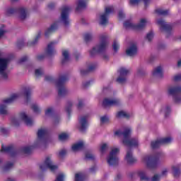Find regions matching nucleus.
Returning <instances> with one entry per match:
<instances>
[{
    "instance_id": "obj_1",
    "label": "nucleus",
    "mask_w": 181,
    "mask_h": 181,
    "mask_svg": "<svg viewBox=\"0 0 181 181\" xmlns=\"http://www.w3.org/2000/svg\"><path fill=\"white\" fill-rule=\"evenodd\" d=\"M71 8L69 6H64L62 8L61 16L59 21L54 23L51 26L45 30V36L49 37L52 33H54L57 29H59V25L60 23L64 25V26H69L70 25V18H69V13Z\"/></svg>"
},
{
    "instance_id": "obj_2",
    "label": "nucleus",
    "mask_w": 181,
    "mask_h": 181,
    "mask_svg": "<svg viewBox=\"0 0 181 181\" xmlns=\"http://www.w3.org/2000/svg\"><path fill=\"white\" fill-rule=\"evenodd\" d=\"M45 81H49V83H54L57 90H58V95L60 97H64L65 95H67L70 91L66 86H64V83L67 81V77L66 76H62L59 77V80L56 81L53 79V76L50 75L45 76Z\"/></svg>"
},
{
    "instance_id": "obj_3",
    "label": "nucleus",
    "mask_w": 181,
    "mask_h": 181,
    "mask_svg": "<svg viewBox=\"0 0 181 181\" xmlns=\"http://www.w3.org/2000/svg\"><path fill=\"white\" fill-rule=\"evenodd\" d=\"M131 132H132L131 128L127 127L124 129V132L121 130H117L115 132V134L119 135V136H121V135H122V142L124 145H125V146H129V148H136V146H139V141H138V139H129V136H131Z\"/></svg>"
},
{
    "instance_id": "obj_4",
    "label": "nucleus",
    "mask_w": 181,
    "mask_h": 181,
    "mask_svg": "<svg viewBox=\"0 0 181 181\" xmlns=\"http://www.w3.org/2000/svg\"><path fill=\"white\" fill-rule=\"evenodd\" d=\"M23 94H25L26 97L25 104H28L32 100V98H30V90H29V88H23L20 92L11 93L8 98L3 100V103H4V104H12V103H15L16 100L21 98Z\"/></svg>"
},
{
    "instance_id": "obj_5",
    "label": "nucleus",
    "mask_w": 181,
    "mask_h": 181,
    "mask_svg": "<svg viewBox=\"0 0 181 181\" xmlns=\"http://www.w3.org/2000/svg\"><path fill=\"white\" fill-rule=\"evenodd\" d=\"M100 43L94 47L90 51V54L91 57H94L95 54L98 53H103V52H105L107 50V47L108 46V35L107 34H101L100 35Z\"/></svg>"
},
{
    "instance_id": "obj_6",
    "label": "nucleus",
    "mask_w": 181,
    "mask_h": 181,
    "mask_svg": "<svg viewBox=\"0 0 181 181\" xmlns=\"http://www.w3.org/2000/svg\"><path fill=\"white\" fill-rule=\"evenodd\" d=\"M21 121H23L28 127L33 125V119L28 117V115L25 112L20 113L18 117H13L11 118V124L13 127H18Z\"/></svg>"
},
{
    "instance_id": "obj_7",
    "label": "nucleus",
    "mask_w": 181,
    "mask_h": 181,
    "mask_svg": "<svg viewBox=\"0 0 181 181\" xmlns=\"http://www.w3.org/2000/svg\"><path fill=\"white\" fill-rule=\"evenodd\" d=\"M121 104H122L121 99L115 96V94L112 92H110L109 97L105 98L103 102V105L105 108L107 107H119Z\"/></svg>"
},
{
    "instance_id": "obj_8",
    "label": "nucleus",
    "mask_w": 181,
    "mask_h": 181,
    "mask_svg": "<svg viewBox=\"0 0 181 181\" xmlns=\"http://www.w3.org/2000/svg\"><path fill=\"white\" fill-rule=\"evenodd\" d=\"M11 63V56L1 58V81H6L8 80V66Z\"/></svg>"
},
{
    "instance_id": "obj_9",
    "label": "nucleus",
    "mask_w": 181,
    "mask_h": 181,
    "mask_svg": "<svg viewBox=\"0 0 181 181\" xmlns=\"http://www.w3.org/2000/svg\"><path fill=\"white\" fill-rule=\"evenodd\" d=\"M167 93L169 95L173 96V100L175 104H180L181 103V86H170L167 89Z\"/></svg>"
},
{
    "instance_id": "obj_10",
    "label": "nucleus",
    "mask_w": 181,
    "mask_h": 181,
    "mask_svg": "<svg viewBox=\"0 0 181 181\" xmlns=\"http://www.w3.org/2000/svg\"><path fill=\"white\" fill-rule=\"evenodd\" d=\"M119 148L113 147L107 158V162L109 166H117L119 162L118 158Z\"/></svg>"
},
{
    "instance_id": "obj_11",
    "label": "nucleus",
    "mask_w": 181,
    "mask_h": 181,
    "mask_svg": "<svg viewBox=\"0 0 181 181\" xmlns=\"http://www.w3.org/2000/svg\"><path fill=\"white\" fill-rule=\"evenodd\" d=\"M57 45V42L52 41L49 42L47 45V49L45 50V54H40L37 56V60H43L46 56H48L49 57H52V56H54L57 54V51H56V49H54V46Z\"/></svg>"
},
{
    "instance_id": "obj_12",
    "label": "nucleus",
    "mask_w": 181,
    "mask_h": 181,
    "mask_svg": "<svg viewBox=\"0 0 181 181\" xmlns=\"http://www.w3.org/2000/svg\"><path fill=\"white\" fill-rule=\"evenodd\" d=\"M146 23H148V20L146 18H141L139 21L138 24L134 23L132 21H127L124 23V28L126 29H134V30H142L146 26Z\"/></svg>"
},
{
    "instance_id": "obj_13",
    "label": "nucleus",
    "mask_w": 181,
    "mask_h": 181,
    "mask_svg": "<svg viewBox=\"0 0 181 181\" xmlns=\"http://www.w3.org/2000/svg\"><path fill=\"white\" fill-rule=\"evenodd\" d=\"M48 134L49 131L46 128H40L37 133V139L34 143V148H37V146L45 145V144H46V138Z\"/></svg>"
},
{
    "instance_id": "obj_14",
    "label": "nucleus",
    "mask_w": 181,
    "mask_h": 181,
    "mask_svg": "<svg viewBox=\"0 0 181 181\" xmlns=\"http://www.w3.org/2000/svg\"><path fill=\"white\" fill-rule=\"evenodd\" d=\"M142 163L146 165L148 169H156L158 168V159L152 155H146L141 158Z\"/></svg>"
},
{
    "instance_id": "obj_15",
    "label": "nucleus",
    "mask_w": 181,
    "mask_h": 181,
    "mask_svg": "<svg viewBox=\"0 0 181 181\" xmlns=\"http://www.w3.org/2000/svg\"><path fill=\"white\" fill-rule=\"evenodd\" d=\"M40 170L42 172L46 170V169H49L51 172H54L57 170V165H54L52 160L51 156H47L44 162L39 165Z\"/></svg>"
},
{
    "instance_id": "obj_16",
    "label": "nucleus",
    "mask_w": 181,
    "mask_h": 181,
    "mask_svg": "<svg viewBox=\"0 0 181 181\" xmlns=\"http://www.w3.org/2000/svg\"><path fill=\"white\" fill-rule=\"evenodd\" d=\"M114 12V6H107L105 8V13L101 14L99 18V23L102 26H105L108 23V15Z\"/></svg>"
},
{
    "instance_id": "obj_17",
    "label": "nucleus",
    "mask_w": 181,
    "mask_h": 181,
    "mask_svg": "<svg viewBox=\"0 0 181 181\" xmlns=\"http://www.w3.org/2000/svg\"><path fill=\"white\" fill-rule=\"evenodd\" d=\"M156 23L158 26H160V30L165 32L167 35L172 33L173 25L168 24L163 19H156Z\"/></svg>"
},
{
    "instance_id": "obj_18",
    "label": "nucleus",
    "mask_w": 181,
    "mask_h": 181,
    "mask_svg": "<svg viewBox=\"0 0 181 181\" xmlns=\"http://www.w3.org/2000/svg\"><path fill=\"white\" fill-rule=\"evenodd\" d=\"M172 141H173V139L171 137L161 138V139H157L156 141H151V146L152 149H156V148H159L160 145L170 144Z\"/></svg>"
},
{
    "instance_id": "obj_19",
    "label": "nucleus",
    "mask_w": 181,
    "mask_h": 181,
    "mask_svg": "<svg viewBox=\"0 0 181 181\" xmlns=\"http://www.w3.org/2000/svg\"><path fill=\"white\" fill-rule=\"evenodd\" d=\"M119 76L117 78V81L120 84H124L127 81V76L129 74V70L127 68H120L119 70Z\"/></svg>"
},
{
    "instance_id": "obj_20",
    "label": "nucleus",
    "mask_w": 181,
    "mask_h": 181,
    "mask_svg": "<svg viewBox=\"0 0 181 181\" xmlns=\"http://www.w3.org/2000/svg\"><path fill=\"white\" fill-rule=\"evenodd\" d=\"M17 18L20 22H24L29 18V11L25 8L21 7L18 9Z\"/></svg>"
},
{
    "instance_id": "obj_21",
    "label": "nucleus",
    "mask_w": 181,
    "mask_h": 181,
    "mask_svg": "<svg viewBox=\"0 0 181 181\" xmlns=\"http://www.w3.org/2000/svg\"><path fill=\"white\" fill-rule=\"evenodd\" d=\"M126 54L129 56V57H134V56H136L138 54V47L136 44L131 45L126 49Z\"/></svg>"
},
{
    "instance_id": "obj_22",
    "label": "nucleus",
    "mask_w": 181,
    "mask_h": 181,
    "mask_svg": "<svg viewBox=\"0 0 181 181\" xmlns=\"http://www.w3.org/2000/svg\"><path fill=\"white\" fill-rule=\"evenodd\" d=\"M124 159L127 161V163H128V165H134V163H136V158H135L134 157L132 151L129 148H128L127 151Z\"/></svg>"
},
{
    "instance_id": "obj_23",
    "label": "nucleus",
    "mask_w": 181,
    "mask_h": 181,
    "mask_svg": "<svg viewBox=\"0 0 181 181\" xmlns=\"http://www.w3.org/2000/svg\"><path fill=\"white\" fill-rule=\"evenodd\" d=\"M88 127L87 123V116H82L79 119V129L81 131H84Z\"/></svg>"
},
{
    "instance_id": "obj_24",
    "label": "nucleus",
    "mask_w": 181,
    "mask_h": 181,
    "mask_svg": "<svg viewBox=\"0 0 181 181\" xmlns=\"http://www.w3.org/2000/svg\"><path fill=\"white\" fill-rule=\"evenodd\" d=\"M153 77H157V78H160L163 76V69H162V66H157L153 71Z\"/></svg>"
},
{
    "instance_id": "obj_25",
    "label": "nucleus",
    "mask_w": 181,
    "mask_h": 181,
    "mask_svg": "<svg viewBox=\"0 0 181 181\" xmlns=\"http://www.w3.org/2000/svg\"><path fill=\"white\" fill-rule=\"evenodd\" d=\"M137 175L141 181H151V177L146 175V172L145 170H139Z\"/></svg>"
},
{
    "instance_id": "obj_26",
    "label": "nucleus",
    "mask_w": 181,
    "mask_h": 181,
    "mask_svg": "<svg viewBox=\"0 0 181 181\" xmlns=\"http://www.w3.org/2000/svg\"><path fill=\"white\" fill-rule=\"evenodd\" d=\"M83 148H84V142L79 141V142L74 144L72 146L71 149H72L73 152H78V151H81V149H83Z\"/></svg>"
},
{
    "instance_id": "obj_27",
    "label": "nucleus",
    "mask_w": 181,
    "mask_h": 181,
    "mask_svg": "<svg viewBox=\"0 0 181 181\" xmlns=\"http://www.w3.org/2000/svg\"><path fill=\"white\" fill-rule=\"evenodd\" d=\"M142 1L144 2L145 6L149 4L150 0H129V4L130 6H138L139 4H141Z\"/></svg>"
},
{
    "instance_id": "obj_28",
    "label": "nucleus",
    "mask_w": 181,
    "mask_h": 181,
    "mask_svg": "<svg viewBox=\"0 0 181 181\" xmlns=\"http://www.w3.org/2000/svg\"><path fill=\"white\" fill-rule=\"evenodd\" d=\"M62 56H63V59L62 60V63L63 64L67 63V62L70 60V52H69V50L65 49L62 51Z\"/></svg>"
},
{
    "instance_id": "obj_29",
    "label": "nucleus",
    "mask_w": 181,
    "mask_h": 181,
    "mask_svg": "<svg viewBox=\"0 0 181 181\" xmlns=\"http://www.w3.org/2000/svg\"><path fill=\"white\" fill-rule=\"evenodd\" d=\"M76 5L77 11H80V9H84V8L87 7V0H78Z\"/></svg>"
},
{
    "instance_id": "obj_30",
    "label": "nucleus",
    "mask_w": 181,
    "mask_h": 181,
    "mask_svg": "<svg viewBox=\"0 0 181 181\" xmlns=\"http://www.w3.org/2000/svg\"><path fill=\"white\" fill-rule=\"evenodd\" d=\"M73 105H74V102H73V100H69L66 103L65 111H66L68 115H70V112H71V110H73Z\"/></svg>"
},
{
    "instance_id": "obj_31",
    "label": "nucleus",
    "mask_w": 181,
    "mask_h": 181,
    "mask_svg": "<svg viewBox=\"0 0 181 181\" xmlns=\"http://www.w3.org/2000/svg\"><path fill=\"white\" fill-rule=\"evenodd\" d=\"M41 33H39L35 37V39L32 41H29L28 42V46H36L37 43H39V40L40 39Z\"/></svg>"
},
{
    "instance_id": "obj_32",
    "label": "nucleus",
    "mask_w": 181,
    "mask_h": 181,
    "mask_svg": "<svg viewBox=\"0 0 181 181\" xmlns=\"http://www.w3.org/2000/svg\"><path fill=\"white\" fill-rule=\"evenodd\" d=\"M181 164H177V165H175L173 167V173L175 176V177H178V176L180 175V168Z\"/></svg>"
},
{
    "instance_id": "obj_33",
    "label": "nucleus",
    "mask_w": 181,
    "mask_h": 181,
    "mask_svg": "<svg viewBox=\"0 0 181 181\" xmlns=\"http://www.w3.org/2000/svg\"><path fill=\"white\" fill-rule=\"evenodd\" d=\"M116 117L117 118H129V117H131V115L125 111H119L117 112Z\"/></svg>"
},
{
    "instance_id": "obj_34",
    "label": "nucleus",
    "mask_w": 181,
    "mask_h": 181,
    "mask_svg": "<svg viewBox=\"0 0 181 181\" xmlns=\"http://www.w3.org/2000/svg\"><path fill=\"white\" fill-rule=\"evenodd\" d=\"M86 175L83 173H78L75 174V181H86Z\"/></svg>"
},
{
    "instance_id": "obj_35",
    "label": "nucleus",
    "mask_w": 181,
    "mask_h": 181,
    "mask_svg": "<svg viewBox=\"0 0 181 181\" xmlns=\"http://www.w3.org/2000/svg\"><path fill=\"white\" fill-rule=\"evenodd\" d=\"M9 114V112L8 111V107L6 105H1V117H6Z\"/></svg>"
},
{
    "instance_id": "obj_36",
    "label": "nucleus",
    "mask_w": 181,
    "mask_h": 181,
    "mask_svg": "<svg viewBox=\"0 0 181 181\" xmlns=\"http://www.w3.org/2000/svg\"><path fill=\"white\" fill-rule=\"evenodd\" d=\"M156 13H157V15H161L162 16H166L167 15H169V11L163 8H157L156 10Z\"/></svg>"
},
{
    "instance_id": "obj_37",
    "label": "nucleus",
    "mask_w": 181,
    "mask_h": 181,
    "mask_svg": "<svg viewBox=\"0 0 181 181\" xmlns=\"http://www.w3.org/2000/svg\"><path fill=\"white\" fill-rule=\"evenodd\" d=\"M171 111L172 110L170 109V106H165L161 109V112L164 114L165 117H168L170 114Z\"/></svg>"
},
{
    "instance_id": "obj_38",
    "label": "nucleus",
    "mask_w": 181,
    "mask_h": 181,
    "mask_svg": "<svg viewBox=\"0 0 181 181\" xmlns=\"http://www.w3.org/2000/svg\"><path fill=\"white\" fill-rule=\"evenodd\" d=\"M70 136V134H69L68 133H61L59 135V141H62V142L64 141H67V139H69V137Z\"/></svg>"
},
{
    "instance_id": "obj_39",
    "label": "nucleus",
    "mask_w": 181,
    "mask_h": 181,
    "mask_svg": "<svg viewBox=\"0 0 181 181\" xmlns=\"http://www.w3.org/2000/svg\"><path fill=\"white\" fill-rule=\"evenodd\" d=\"M16 12H18V9L12 7L8 8L6 10V13L8 16H11V15H13V13H16Z\"/></svg>"
},
{
    "instance_id": "obj_40",
    "label": "nucleus",
    "mask_w": 181,
    "mask_h": 181,
    "mask_svg": "<svg viewBox=\"0 0 181 181\" xmlns=\"http://www.w3.org/2000/svg\"><path fill=\"white\" fill-rule=\"evenodd\" d=\"M31 108L33 110V111L35 113V114H40V107H39V105L36 103H33L31 105Z\"/></svg>"
},
{
    "instance_id": "obj_41",
    "label": "nucleus",
    "mask_w": 181,
    "mask_h": 181,
    "mask_svg": "<svg viewBox=\"0 0 181 181\" xmlns=\"http://www.w3.org/2000/svg\"><path fill=\"white\" fill-rule=\"evenodd\" d=\"M33 146H24L22 148L21 151L23 152V153H30V152H32V149H33Z\"/></svg>"
},
{
    "instance_id": "obj_42",
    "label": "nucleus",
    "mask_w": 181,
    "mask_h": 181,
    "mask_svg": "<svg viewBox=\"0 0 181 181\" xmlns=\"http://www.w3.org/2000/svg\"><path fill=\"white\" fill-rule=\"evenodd\" d=\"M5 25H1V39H5L6 37V34L8 33V30L4 28Z\"/></svg>"
},
{
    "instance_id": "obj_43",
    "label": "nucleus",
    "mask_w": 181,
    "mask_h": 181,
    "mask_svg": "<svg viewBox=\"0 0 181 181\" xmlns=\"http://www.w3.org/2000/svg\"><path fill=\"white\" fill-rule=\"evenodd\" d=\"M93 33H87L84 35V40L85 42H90V40H93Z\"/></svg>"
},
{
    "instance_id": "obj_44",
    "label": "nucleus",
    "mask_w": 181,
    "mask_h": 181,
    "mask_svg": "<svg viewBox=\"0 0 181 181\" xmlns=\"http://www.w3.org/2000/svg\"><path fill=\"white\" fill-rule=\"evenodd\" d=\"M53 112H54L53 107H47V110H45V115H47V117H52V115H53Z\"/></svg>"
},
{
    "instance_id": "obj_45",
    "label": "nucleus",
    "mask_w": 181,
    "mask_h": 181,
    "mask_svg": "<svg viewBox=\"0 0 181 181\" xmlns=\"http://www.w3.org/2000/svg\"><path fill=\"white\" fill-rule=\"evenodd\" d=\"M112 49L115 53H117V52L119 50V43H118L117 41H114L112 44Z\"/></svg>"
},
{
    "instance_id": "obj_46",
    "label": "nucleus",
    "mask_w": 181,
    "mask_h": 181,
    "mask_svg": "<svg viewBox=\"0 0 181 181\" xmlns=\"http://www.w3.org/2000/svg\"><path fill=\"white\" fill-rule=\"evenodd\" d=\"M85 158L88 160H94V159H95V156H94V154H93L91 153H86Z\"/></svg>"
},
{
    "instance_id": "obj_47",
    "label": "nucleus",
    "mask_w": 181,
    "mask_h": 181,
    "mask_svg": "<svg viewBox=\"0 0 181 181\" xmlns=\"http://www.w3.org/2000/svg\"><path fill=\"white\" fill-rule=\"evenodd\" d=\"M108 122H110V117L107 116H103L100 117L101 124H108Z\"/></svg>"
},
{
    "instance_id": "obj_48",
    "label": "nucleus",
    "mask_w": 181,
    "mask_h": 181,
    "mask_svg": "<svg viewBox=\"0 0 181 181\" xmlns=\"http://www.w3.org/2000/svg\"><path fill=\"white\" fill-rule=\"evenodd\" d=\"M97 67H98L97 63L90 64L88 67V71H94V70H95V69H97Z\"/></svg>"
},
{
    "instance_id": "obj_49",
    "label": "nucleus",
    "mask_w": 181,
    "mask_h": 181,
    "mask_svg": "<svg viewBox=\"0 0 181 181\" xmlns=\"http://www.w3.org/2000/svg\"><path fill=\"white\" fill-rule=\"evenodd\" d=\"M76 107L78 110H81V108H83V107H84V100L83 99H78Z\"/></svg>"
},
{
    "instance_id": "obj_50",
    "label": "nucleus",
    "mask_w": 181,
    "mask_h": 181,
    "mask_svg": "<svg viewBox=\"0 0 181 181\" xmlns=\"http://www.w3.org/2000/svg\"><path fill=\"white\" fill-rule=\"evenodd\" d=\"M42 74H43V69L40 68V69H35V76L37 77L42 76Z\"/></svg>"
},
{
    "instance_id": "obj_51",
    "label": "nucleus",
    "mask_w": 181,
    "mask_h": 181,
    "mask_svg": "<svg viewBox=\"0 0 181 181\" xmlns=\"http://www.w3.org/2000/svg\"><path fill=\"white\" fill-rule=\"evenodd\" d=\"M146 39L148 42H151L152 39H153V32H150L146 35Z\"/></svg>"
},
{
    "instance_id": "obj_52",
    "label": "nucleus",
    "mask_w": 181,
    "mask_h": 181,
    "mask_svg": "<svg viewBox=\"0 0 181 181\" xmlns=\"http://www.w3.org/2000/svg\"><path fill=\"white\" fill-rule=\"evenodd\" d=\"M12 151V148L6 147L5 146H1V152H11Z\"/></svg>"
},
{
    "instance_id": "obj_53",
    "label": "nucleus",
    "mask_w": 181,
    "mask_h": 181,
    "mask_svg": "<svg viewBox=\"0 0 181 181\" xmlns=\"http://www.w3.org/2000/svg\"><path fill=\"white\" fill-rule=\"evenodd\" d=\"M138 76H144L145 74V69L143 67H140L137 69Z\"/></svg>"
},
{
    "instance_id": "obj_54",
    "label": "nucleus",
    "mask_w": 181,
    "mask_h": 181,
    "mask_svg": "<svg viewBox=\"0 0 181 181\" xmlns=\"http://www.w3.org/2000/svg\"><path fill=\"white\" fill-rule=\"evenodd\" d=\"M108 148V146L107 145V144H103L100 146V152L102 153H104V152H105V151H107Z\"/></svg>"
},
{
    "instance_id": "obj_55",
    "label": "nucleus",
    "mask_w": 181,
    "mask_h": 181,
    "mask_svg": "<svg viewBox=\"0 0 181 181\" xmlns=\"http://www.w3.org/2000/svg\"><path fill=\"white\" fill-rule=\"evenodd\" d=\"M26 60H28V57H26V56L23 57L22 58H21V59L18 61V64H22V63H25V62H26Z\"/></svg>"
},
{
    "instance_id": "obj_56",
    "label": "nucleus",
    "mask_w": 181,
    "mask_h": 181,
    "mask_svg": "<svg viewBox=\"0 0 181 181\" xmlns=\"http://www.w3.org/2000/svg\"><path fill=\"white\" fill-rule=\"evenodd\" d=\"M160 180V175L156 174L152 178L151 181H159Z\"/></svg>"
},
{
    "instance_id": "obj_57",
    "label": "nucleus",
    "mask_w": 181,
    "mask_h": 181,
    "mask_svg": "<svg viewBox=\"0 0 181 181\" xmlns=\"http://www.w3.org/2000/svg\"><path fill=\"white\" fill-rule=\"evenodd\" d=\"M66 153H67V151L66 149H62L59 151V155L60 158H63Z\"/></svg>"
},
{
    "instance_id": "obj_58",
    "label": "nucleus",
    "mask_w": 181,
    "mask_h": 181,
    "mask_svg": "<svg viewBox=\"0 0 181 181\" xmlns=\"http://www.w3.org/2000/svg\"><path fill=\"white\" fill-rule=\"evenodd\" d=\"M168 172H169V170L168 168H164L162 172H161V175H160V176H166V175H168Z\"/></svg>"
},
{
    "instance_id": "obj_59",
    "label": "nucleus",
    "mask_w": 181,
    "mask_h": 181,
    "mask_svg": "<svg viewBox=\"0 0 181 181\" xmlns=\"http://www.w3.org/2000/svg\"><path fill=\"white\" fill-rule=\"evenodd\" d=\"M13 166V163H7L6 167H5V170H9V169H11Z\"/></svg>"
},
{
    "instance_id": "obj_60",
    "label": "nucleus",
    "mask_w": 181,
    "mask_h": 181,
    "mask_svg": "<svg viewBox=\"0 0 181 181\" xmlns=\"http://www.w3.org/2000/svg\"><path fill=\"white\" fill-rule=\"evenodd\" d=\"M53 122H54V124H59V122H60V117L54 116Z\"/></svg>"
},
{
    "instance_id": "obj_61",
    "label": "nucleus",
    "mask_w": 181,
    "mask_h": 181,
    "mask_svg": "<svg viewBox=\"0 0 181 181\" xmlns=\"http://www.w3.org/2000/svg\"><path fill=\"white\" fill-rule=\"evenodd\" d=\"M118 16H119V19H122V18H124L125 13H124V11H119V13H118Z\"/></svg>"
},
{
    "instance_id": "obj_62",
    "label": "nucleus",
    "mask_w": 181,
    "mask_h": 181,
    "mask_svg": "<svg viewBox=\"0 0 181 181\" xmlns=\"http://www.w3.org/2000/svg\"><path fill=\"white\" fill-rule=\"evenodd\" d=\"M175 81H180L181 80V74H177L175 76H174Z\"/></svg>"
},
{
    "instance_id": "obj_63",
    "label": "nucleus",
    "mask_w": 181,
    "mask_h": 181,
    "mask_svg": "<svg viewBox=\"0 0 181 181\" xmlns=\"http://www.w3.org/2000/svg\"><path fill=\"white\" fill-rule=\"evenodd\" d=\"M1 135L5 136L8 134V130L5 129L4 128H1Z\"/></svg>"
},
{
    "instance_id": "obj_64",
    "label": "nucleus",
    "mask_w": 181,
    "mask_h": 181,
    "mask_svg": "<svg viewBox=\"0 0 181 181\" xmlns=\"http://www.w3.org/2000/svg\"><path fill=\"white\" fill-rule=\"evenodd\" d=\"M54 6H56V4H54V3H49L48 4L49 9H53L54 8Z\"/></svg>"
}]
</instances>
